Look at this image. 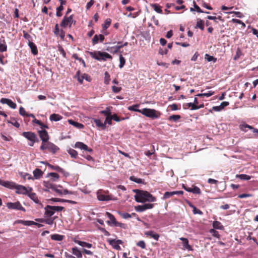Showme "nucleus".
I'll return each instance as SVG.
<instances>
[{"label": "nucleus", "mask_w": 258, "mask_h": 258, "mask_svg": "<svg viewBox=\"0 0 258 258\" xmlns=\"http://www.w3.org/2000/svg\"><path fill=\"white\" fill-rule=\"evenodd\" d=\"M133 191L136 194L135 196V199L137 202H153L156 200V199L154 197L147 191L140 190L139 189H134Z\"/></svg>", "instance_id": "obj_1"}, {"label": "nucleus", "mask_w": 258, "mask_h": 258, "mask_svg": "<svg viewBox=\"0 0 258 258\" xmlns=\"http://www.w3.org/2000/svg\"><path fill=\"white\" fill-rule=\"evenodd\" d=\"M90 55L93 58L98 60L105 61L107 59H112V56L107 52L96 51V52H90Z\"/></svg>", "instance_id": "obj_2"}, {"label": "nucleus", "mask_w": 258, "mask_h": 258, "mask_svg": "<svg viewBox=\"0 0 258 258\" xmlns=\"http://www.w3.org/2000/svg\"><path fill=\"white\" fill-rule=\"evenodd\" d=\"M63 207L47 205L44 208V216L46 218H49L52 216L55 212H60L63 209Z\"/></svg>", "instance_id": "obj_3"}, {"label": "nucleus", "mask_w": 258, "mask_h": 258, "mask_svg": "<svg viewBox=\"0 0 258 258\" xmlns=\"http://www.w3.org/2000/svg\"><path fill=\"white\" fill-rule=\"evenodd\" d=\"M141 113L146 117L152 119L158 118L160 117L161 114L159 111L155 109L147 108L142 109Z\"/></svg>", "instance_id": "obj_4"}, {"label": "nucleus", "mask_w": 258, "mask_h": 258, "mask_svg": "<svg viewBox=\"0 0 258 258\" xmlns=\"http://www.w3.org/2000/svg\"><path fill=\"white\" fill-rule=\"evenodd\" d=\"M40 149L42 150H48L53 153H55L59 149V148L53 143L47 141L42 143Z\"/></svg>", "instance_id": "obj_5"}, {"label": "nucleus", "mask_w": 258, "mask_h": 258, "mask_svg": "<svg viewBox=\"0 0 258 258\" xmlns=\"http://www.w3.org/2000/svg\"><path fill=\"white\" fill-rule=\"evenodd\" d=\"M7 207L8 209L13 210H17L22 211H25V209L23 208L19 202L15 203L9 202L7 204Z\"/></svg>", "instance_id": "obj_6"}, {"label": "nucleus", "mask_w": 258, "mask_h": 258, "mask_svg": "<svg viewBox=\"0 0 258 258\" xmlns=\"http://www.w3.org/2000/svg\"><path fill=\"white\" fill-rule=\"evenodd\" d=\"M127 42H125L123 44H122L121 42H118V45L112 46V47H108L106 50L108 51H110L112 53H116L118 51V50L121 48L122 47L126 46L127 45Z\"/></svg>", "instance_id": "obj_7"}, {"label": "nucleus", "mask_w": 258, "mask_h": 258, "mask_svg": "<svg viewBox=\"0 0 258 258\" xmlns=\"http://www.w3.org/2000/svg\"><path fill=\"white\" fill-rule=\"evenodd\" d=\"M74 20L72 16L68 17H64L60 24V26L62 27L69 26L70 28Z\"/></svg>", "instance_id": "obj_8"}, {"label": "nucleus", "mask_w": 258, "mask_h": 258, "mask_svg": "<svg viewBox=\"0 0 258 258\" xmlns=\"http://www.w3.org/2000/svg\"><path fill=\"white\" fill-rule=\"evenodd\" d=\"M97 197L98 200L101 201H107L109 200H116V199L112 198L111 196L105 195L101 191L97 192Z\"/></svg>", "instance_id": "obj_9"}, {"label": "nucleus", "mask_w": 258, "mask_h": 258, "mask_svg": "<svg viewBox=\"0 0 258 258\" xmlns=\"http://www.w3.org/2000/svg\"><path fill=\"white\" fill-rule=\"evenodd\" d=\"M54 188V191H55L59 195H62L63 194H73L74 192L71 191H69L68 189H63L62 187L60 185H55V186H53Z\"/></svg>", "instance_id": "obj_10"}, {"label": "nucleus", "mask_w": 258, "mask_h": 258, "mask_svg": "<svg viewBox=\"0 0 258 258\" xmlns=\"http://www.w3.org/2000/svg\"><path fill=\"white\" fill-rule=\"evenodd\" d=\"M15 189L17 190V193L24 195L29 194V192L32 190V188H27L21 185H17Z\"/></svg>", "instance_id": "obj_11"}, {"label": "nucleus", "mask_w": 258, "mask_h": 258, "mask_svg": "<svg viewBox=\"0 0 258 258\" xmlns=\"http://www.w3.org/2000/svg\"><path fill=\"white\" fill-rule=\"evenodd\" d=\"M22 135L30 141H34L37 139L36 135L31 132H23Z\"/></svg>", "instance_id": "obj_12"}, {"label": "nucleus", "mask_w": 258, "mask_h": 258, "mask_svg": "<svg viewBox=\"0 0 258 258\" xmlns=\"http://www.w3.org/2000/svg\"><path fill=\"white\" fill-rule=\"evenodd\" d=\"M0 102L2 104H7L10 107L13 109H15L17 107L16 104L9 99L3 98L1 99Z\"/></svg>", "instance_id": "obj_13"}, {"label": "nucleus", "mask_w": 258, "mask_h": 258, "mask_svg": "<svg viewBox=\"0 0 258 258\" xmlns=\"http://www.w3.org/2000/svg\"><path fill=\"white\" fill-rule=\"evenodd\" d=\"M75 147L76 148L80 149L85 151H87L89 152H92V149L89 148L88 147L82 142H78L75 145Z\"/></svg>", "instance_id": "obj_14"}, {"label": "nucleus", "mask_w": 258, "mask_h": 258, "mask_svg": "<svg viewBox=\"0 0 258 258\" xmlns=\"http://www.w3.org/2000/svg\"><path fill=\"white\" fill-rule=\"evenodd\" d=\"M38 133L39 137L42 140V143L48 141L49 136L47 132L45 130L42 129V130L38 131Z\"/></svg>", "instance_id": "obj_15"}, {"label": "nucleus", "mask_w": 258, "mask_h": 258, "mask_svg": "<svg viewBox=\"0 0 258 258\" xmlns=\"http://www.w3.org/2000/svg\"><path fill=\"white\" fill-rule=\"evenodd\" d=\"M0 184L10 189L15 188L17 185V184L13 182L3 180H0Z\"/></svg>", "instance_id": "obj_16"}, {"label": "nucleus", "mask_w": 258, "mask_h": 258, "mask_svg": "<svg viewBox=\"0 0 258 258\" xmlns=\"http://www.w3.org/2000/svg\"><path fill=\"white\" fill-rule=\"evenodd\" d=\"M76 77H77L78 81L81 84L83 83L84 80H86L88 81H90V77L88 76L87 74H83L80 76V72H78L76 75Z\"/></svg>", "instance_id": "obj_17"}, {"label": "nucleus", "mask_w": 258, "mask_h": 258, "mask_svg": "<svg viewBox=\"0 0 258 258\" xmlns=\"http://www.w3.org/2000/svg\"><path fill=\"white\" fill-rule=\"evenodd\" d=\"M104 39V36L103 35H95L92 39V43L94 45L98 43L99 41L102 42Z\"/></svg>", "instance_id": "obj_18"}, {"label": "nucleus", "mask_w": 258, "mask_h": 258, "mask_svg": "<svg viewBox=\"0 0 258 258\" xmlns=\"http://www.w3.org/2000/svg\"><path fill=\"white\" fill-rule=\"evenodd\" d=\"M184 188L186 191L192 192L193 194H200L201 193L200 189L196 186L192 187H184Z\"/></svg>", "instance_id": "obj_19"}, {"label": "nucleus", "mask_w": 258, "mask_h": 258, "mask_svg": "<svg viewBox=\"0 0 258 258\" xmlns=\"http://www.w3.org/2000/svg\"><path fill=\"white\" fill-rule=\"evenodd\" d=\"M15 222L16 223L21 224L25 226H32L35 224V222L33 221H25L22 220H18Z\"/></svg>", "instance_id": "obj_20"}, {"label": "nucleus", "mask_w": 258, "mask_h": 258, "mask_svg": "<svg viewBox=\"0 0 258 258\" xmlns=\"http://www.w3.org/2000/svg\"><path fill=\"white\" fill-rule=\"evenodd\" d=\"M183 242V246L184 249L191 250V247L188 244V240L186 238L181 237L179 238Z\"/></svg>", "instance_id": "obj_21"}, {"label": "nucleus", "mask_w": 258, "mask_h": 258, "mask_svg": "<svg viewBox=\"0 0 258 258\" xmlns=\"http://www.w3.org/2000/svg\"><path fill=\"white\" fill-rule=\"evenodd\" d=\"M106 215L107 216V217L110 220L109 221H107V223L108 224H109V225L111 224H112L113 225H116V224L115 219L114 217L111 214H110L109 212H106Z\"/></svg>", "instance_id": "obj_22"}, {"label": "nucleus", "mask_w": 258, "mask_h": 258, "mask_svg": "<svg viewBox=\"0 0 258 258\" xmlns=\"http://www.w3.org/2000/svg\"><path fill=\"white\" fill-rule=\"evenodd\" d=\"M68 122L70 124L74 126L77 128L81 129L84 127V125L83 124L76 122L72 119H69Z\"/></svg>", "instance_id": "obj_23"}, {"label": "nucleus", "mask_w": 258, "mask_h": 258, "mask_svg": "<svg viewBox=\"0 0 258 258\" xmlns=\"http://www.w3.org/2000/svg\"><path fill=\"white\" fill-rule=\"evenodd\" d=\"M49 118L52 121H57L61 120L62 117L58 114L53 113L50 115Z\"/></svg>", "instance_id": "obj_24"}, {"label": "nucleus", "mask_w": 258, "mask_h": 258, "mask_svg": "<svg viewBox=\"0 0 258 258\" xmlns=\"http://www.w3.org/2000/svg\"><path fill=\"white\" fill-rule=\"evenodd\" d=\"M145 235L147 236H150L151 237L154 238L155 240H158L159 237V235L158 234L155 233L153 231H149L145 233Z\"/></svg>", "instance_id": "obj_25"}, {"label": "nucleus", "mask_w": 258, "mask_h": 258, "mask_svg": "<svg viewBox=\"0 0 258 258\" xmlns=\"http://www.w3.org/2000/svg\"><path fill=\"white\" fill-rule=\"evenodd\" d=\"M35 220L39 222H44L46 224H47L48 225H52L53 222L54 218L53 219H36Z\"/></svg>", "instance_id": "obj_26"}, {"label": "nucleus", "mask_w": 258, "mask_h": 258, "mask_svg": "<svg viewBox=\"0 0 258 258\" xmlns=\"http://www.w3.org/2000/svg\"><path fill=\"white\" fill-rule=\"evenodd\" d=\"M75 243L78 244L79 245L82 247H86L87 248H91L92 245L91 243H87L84 241H81L79 240H75Z\"/></svg>", "instance_id": "obj_27"}, {"label": "nucleus", "mask_w": 258, "mask_h": 258, "mask_svg": "<svg viewBox=\"0 0 258 258\" xmlns=\"http://www.w3.org/2000/svg\"><path fill=\"white\" fill-rule=\"evenodd\" d=\"M72 253L74 255H76L78 258H82V254L80 250L77 247H74L72 248Z\"/></svg>", "instance_id": "obj_28"}, {"label": "nucleus", "mask_w": 258, "mask_h": 258, "mask_svg": "<svg viewBox=\"0 0 258 258\" xmlns=\"http://www.w3.org/2000/svg\"><path fill=\"white\" fill-rule=\"evenodd\" d=\"M29 46L31 49L32 53L34 55L37 54L38 53V51H37V47H36V45H35V44L33 42H29Z\"/></svg>", "instance_id": "obj_29"}, {"label": "nucleus", "mask_w": 258, "mask_h": 258, "mask_svg": "<svg viewBox=\"0 0 258 258\" xmlns=\"http://www.w3.org/2000/svg\"><path fill=\"white\" fill-rule=\"evenodd\" d=\"M213 227L215 229L223 230L224 229V227L221 224V223L217 221H214L213 223Z\"/></svg>", "instance_id": "obj_30"}, {"label": "nucleus", "mask_w": 258, "mask_h": 258, "mask_svg": "<svg viewBox=\"0 0 258 258\" xmlns=\"http://www.w3.org/2000/svg\"><path fill=\"white\" fill-rule=\"evenodd\" d=\"M139 104L133 105L132 106L128 107V110L130 111H137L138 112L141 113L142 110L139 109Z\"/></svg>", "instance_id": "obj_31"}, {"label": "nucleus", "mask_w": 258, "mask_h": 258, "mask_svg": "<svg viewBox=\"0 0 258 258\" xmlns=\"http://www.w3.org/2000/svg\"><path fill=\"white\" fill-rule=\"evenodd\" d=\"M63 237L62 235L58 234H54L51 235V239L55 241H61L63 239Z\"/></svg>", "instance_id": "obj_32"}, {"label": "nucleus", "mask_w": 258, "mask_h": 258, "mask_svg": "<svg viewBox=\"0 0 258 258\" xmlns=\"http://www.w3.org/2000/svg\"><path fill=\"white\" fill-rule=\"evenodd\" d=\"M42 172L39 169H36L33 171V174L34 177L38 179L42 176Z\"/></svg>", "instance_id": "obj_33"}, {"label": "nucleus", "mask_w": 258, "mask_h": 258, "mask_svg": "<svg viewBox=\"0 0 258 258\" xmlns=\"http://www.w3.org/2000/svg\"><path fill=\"white\" fill-rule=\"evenodd\" d=\"M109 243L114 248L116 249H119L120 248V246H119L118 243H117V241H116V240H109Z\"/></svg>", "instance_id": "obj_34"}, {"label": "nucleus", "mask_w": 258, "mask_h": 258, "mask_svg": "<svg viewBox=\"0 0 258 258\" xmlns=\"http://www.w3.org/2000/svg\"><path fill=\"white\" fill-rule=\"evenodd\" d=\"M196 27L199 28H200L202 30H203L204 29V21L200 19H197V22Z\"/></svg>", "instance_id": "obj_35"}, {"label": "nucleus", "mask_w": 258, "mask_h": 258, "mask_svg": "<svg viewBox=\"0 0 258 258\" xmlns=\"http://www.w3.org/2000/svg\"><path fill=\"white\" fill-rule=\"evenodd\" d=\"M29 197L36 203H39V201L36 195V194L34 193V192H29Z\"/></svg>", "instance_id": "obj_36"}, {"label": "nucleus", "mask_w": 258, "mask_h": 258, "mask_svg": "<svg viewBox=\"0 0 258 258\" xmlns=\"http://www.w3.org/2000/svg\"><path fill=\"white\" fill-rule=\"evenodd\" d=\"M196 106L195 103H187L184 104L183 105V107L184 109H187L189 107H191V110H196L195 108L196 107Z\"/></svg>", "instance_id": "obj_37"}, {"label": "nucleus", "mask_w": 258, "mask_h": 258, "mask_svg": "<svg viewBox=\"0 0 258 258\" xmlns=\"http://www.w3.org/2000/svg\"><path fill=\"white\" fill-rule=\"evenodd\" d=\"M214 93V92H213L212 91H209L207 93H203L198 94L197 95V96H198V97L205 96L206 97H209L212 96V95H213Z\"/></svg>", "instance_id": "obj_38"}, {"label": "nucleus", "mask_w": 258, "mask_h": 258, "mask_svg": "<svg viewBox=\"0 0 258 258\" xmlns=\"http://www.w3.org/2000/svg\"><path fill=\"white\" fill-rule=\"evenodd\" d=\"M94 122L95 123L96 126L98 127H100L102 128L105 127V123H102L100 119H94Z\"/></svg>", "instance_id": "obj_39"}, {"label": "nucleus", "mask_w": 258, "mask_h": 258, "mask_svg": "<svg viewBox=\"0 0 258 258\" xmlns=\"http://www.w3.org/2000/svg\"><path fill=\"white\" fill-rule=\"evenodd\" d=\"M151 7L154 9V10L158 13L161 14L162 13V10L161 9V7L158 6L156 4H152Z\"/></svg>", "instance_id": "obj_40"}, {"label": "nucleus", "mask_w": 258, "mask_h": 258, "mask_svg": "<svg viewBox=\"0 0 258 258\" xmlns=\"http://www.w3.org/2000/svg\"><path fill=\"white\" fill-rule=\"evenodd\" d=\"M7 45L5 41L1 40L0 41V52H4L7 50Z\"/></svg>", "instance_id": "obj_41"}, {"label": "nucleus", "mask_w": 258, "mask_h": 258, "mask_svg": "<svg viewBox=\"0 0 258 258\" xmlns=\"http://www.w3.org/2000/svg\"><path fill=\"white\" fill-rule=\"evenodd\" d=\"M32 122L33 123H36L39 125L41 126V129H43L44 128H48V126L47 125L42 123L40 120L36 119L35 117L33 118Z\"/></svg>", "instance_id": "obj_42"}, {"label": "nucleus", "mask_w": 258, "mask_h": 258, "mask_svg": "<svg viewBox=\"0 0 258 258\" xmlns=\"http://www.w3.org/2000/svg\"><path fill=\"white\" fill-rule=\"evenodd\" d=\"M239 128L241 131L246 132V128H248L250 130L253 129V127L249 125L246 124H242L239 125Z\"/></svg>", "instance_id": "obj_43"}, {"label": "nucleus", "mask_w": 258, "mask_h": 258, "mask_svg": "<svg viewBox=\"0 0 258 258\" xmlns=\"http://www.w3.org/2000/svg\"><path fill=\"white\" fill-rule=\"evenodd\" d=\"M47 165H48V166L49 167H50L52 169L56 170V171H57L58 172H63V170L58 166H54L49 163H47Z\"/></svg>", "instance_id": "obj_44"}, {"label": "nucleus", "mask_w": 258, "mask_h": 258, "mask_svg": "<svg viewBox=\"0 0 258 258\" xmlns=\"http://www.w3.org/2000/svg\"><path fill=\"white\" fill-rule=\"evenodd\" d=\"M236 177L241 180H249L251 178V177L250 176L243 174L237 175Z\"/></svg>", "instance_id": "obj_45"}, {"label": "nucleus", "mask_w": 258, "mask_h": 258, "mask_svg": "<svg viewBox=\"0 0 258 258\" xmlns=\"http://www.w3.org/2000/svg\"><path fill=\"white\" fill-rule=\"evenodd\" d=\"M125 58H124V57H123V56L122 55H120V56H119V68H120V69L122 68L125 64Z\"/></svg>", "instance_id": "obj_46"}, {"label": "nucleus", "mask_w": 258, "mask_h": 258, "mask_svg": "<svg viewBox=\"0 0 258 258\" xmlns=\"http://www.w3.org/2000/svg\"><path fill=\"white\" fill-rule=\"evenodd\" d=\"M111 20L110 19L108 18L106 19L104 24L103 25V28L104 30L107 29L111 24Z\"/></svg>", "instance_id": "obj_47"}, {"label": "nucleus", "mask_w": 258, "mask_h": 258, "mask_svg": "<svg viewBox=\"0 0 258 258\" xmlns=\"http://www.w3.org/2000/svg\"><path fill=\"white\" fill-rule=\"evenodd\" d=\"M175 194H176V192H175L174 191H171V192L167 191L164 194L163 199H166L169 198L170 197H171L173 195H175Z\"/></svg>", "instance_id": "obj_48"}, {"label": "nucleus", "mask_w": 258, "mask_h": 258, "mask_svg": "<svg viewBox=\"0 0 258 258\" xmlns=\"http://www.w3.org/2000/svg\"><path fill=\"white\" fill-rule=\"evenodd\" d=\"M105 77H104V83L106 85L109 84L110 80V76L109 73L107 72H106L104 74Z\"/></svg>", "instance_id": "obj_49"}, {"label": "nucleus", "mask_w": 258, "mask_h": 258, "mask_svg": "<svg viewBox=\"0 0 258 258\" xmlns=\"http://www.w3.org/2000/svg\"><path fill=\"white\" fill-rule=\"evenodd\" d=\"M68 153L73 158H76L78 155L77 151L74 149H70L68 150Z\"/></svg>", "instance_id": "obj_50"}, {"label": "nucleus", "mask_w": 258, "mask_h": 258, "mask_svg": "<svg viewBox=\"0 0 258 258\" xmlns=\"http://www.w3.org/2000/svg\"><path fill=\"white\" fill-rule=\"evenodd\" d=\"M205 59H206L208 61H213L214 62H215L217 61L216 58H215L208 54L205 55Z\"/></svg>", "instance_id": "obj_51"}, {"label": "nucleus", "mask_w": 258, "mask_h": 258, "mask_svg": "<svg viewBox=\"0 0 258 258\" xmlns=\"http://www.w3.org/2000/svg\"><path fill=\"white\" fill-rule=\"evenodd\" d=\"M130 179L132 181H133L136 183H142V179L141 178H137L134 176H131L130 177Z\"/></svg>", "instance_id": "obj_52"}, {"label": "nucleus", "mask_w": 258, "mask_h": 258, "mask_svg": "<svg viewBox=\"0 0 258 258\" xmlns=\"http://www.w3.org/2000/svg\"><path fill=\"white\" fill-rule=\"evenodd\" d=\"M135 209L136 211L138 212H142L145 211V209L144 208V205L136 206L135 207Z\"/></svg>", "instance_id": "obj_53"}, {"label": "nucleus", "mask_w": 258, "mask_h": 258, "mask_svg": "<svg viewBox=\"0 0 258 258\" xmlns=\"http://www.w3.org/2000/svg\"><path fill=\"white\" fill-rule=\"evenodd\" d=\"M48 175L53 178V181H55L56 180L58 179L59 177L57 173L54 172L50 173L48 174Z\"/></svg>", "instance_id": "obj_54"}, {"label": "nucleus", "mask_w": 258, "mask_h": 258, "mask_svg": "<svg viewBox=\"0 0 258 258\" xmlns=\"http://www.w3.org/2000/svg\"><path fill=\"white\" fill-rule=\"evenodd\" d=\"M50 201H53L54 202H69V203H72L73 202H72L71 201L64 200L60 199H58V198H52V199H50Z\"/></svg>", "instance_id": "obj_55"}, {"label": "nucleus", "mask_w": 258, "mask_h": 258, "mask_svg": "<svg viewBox=\"0 0 258 258\" xmlns=\"http://www.w3.org/2000/svg\"><path fill=\"white\" fill-rule=\"evenodd\" d=\"M180 118L179 115H172L169 117V120H172L174 121H177L178 119Z\"/></svg>", "instance_id": "obj_56"}, {"label": "nucleus", "mask_w": 258, "mask_h": 258, "mask_svg": "<svg viewBox=\"0 0 258 258\" xmlns=\"http://www.w3.org/2000/svg\"><path fill=\"white\" fill-rule=\"evenodd\" d=\"M100 113L103 114L106 116V117L111 115V112L108 108H106V110H102L100 112Z\"/></svg>", "instance_id": "obj_57"}, {"label": "nucleus", "mask_w": 258, "mask_h": 258, "mask_svg": "<svg viewBox=\"0 0 258 258\" xmlns=\"http://www.w3.org/2000/svg\"><path fill=\"white\" fill-rule=\"evenodd\" d=\"M209 232L212 234L213 236L217 238L220 237V235L219 234L218 232L215 229H211Z\"/></svg>", "instance_id": "obj_58"}, {"label": "nucleus", "mask_w": 258, "mask_h": 258, "mask_svg": "<svg viewBox=\"0 0 258 258\" xmlns=\"http://www.w3.org/2000/svg\"><path fill=\"white\" fill-rule=\"evenodd\" d=\"M63 9V6L60 5L59 7H58L57 8V12H56V16L58 17H60L62 14L61 13V11H62Z\"/></svg>", "instance_id": "obj_59"}, {"label": "nucleus", "mask_w": 258, "mask_h": 258, "mask_svg": "<svg viewBox=\"0 0 258 258\" xmlns=\"http://www.w3.org/2000/svg\"><path fill=\"white\" fill-rule=\"evenodd\" d=\"M112 115H110L106 117V119H105V124L106 123H107L109 124H111V123H112Z\"/></svg>", "instance_id": "obj_60"}, {"label": "nucleus", "mask_w": 258, "mask_h": 258, "mask_svg": "<svg viewBox=\"0 0 258 258\" xmlns=\"http://www.w3.org/2000/svg\"><path fill=\"white\" fill-rule=\"evenodd\" d=\"M1 138L3 140L5 141L10 142L12 140V138L10 136L7 137L4 135H1Z\"/></svg>", "instance_id": "obj_61"}, {"label": "nucleus", "mask_w": 258, "mask_h": 258, "mask_svg": "<svg viewBox=\"0 0 258 258\" xmlns=\"http://www.w3.org/2000/svg\"><path fill=\"white\" fill-rule=\"evenodd\" d=\"M19 113L20 115L22 116H26L27 115V113L25 111V109L23 107H20L19 108Z\"/></svg>", "instance_id": "obj_62"}, {"label": "nucleus", "mask_w": 258, "mask_h": 258, "mask_svg": "<svg viewBox=\"0 0 258 258\" xmlns=\"http://www.w3.org/2000/svg\"><path fill=\"white\" fill-rule=\"evenodd\" d=\"M112 91L114 93H118L121 90V88L120 87H116L113 86L112 87Z\"/></svg>", "instance_id": "obj_63"}, {"label": "nucleus", "mask_w": 258, "mask_h": 258, "mask_svg": "<svg viewBox=\"0 0 258 258\" xmlns=\"http://www.w3.org/2000/svg\"><path fill=\"white\" fill-rule=\"evenodd\" d=\"M137 245L141 247L142 248H145L146 247L145 243L144 241H140L137 243Z\"/></svg>", "instance_id": "obj_64"}]
</instances>
